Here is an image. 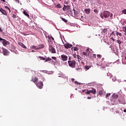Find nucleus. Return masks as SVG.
I'll return each mask as SVG.
<instances>
[{"label": "nucleus", "mask_w": 126, "mask_h": 126, "mask_svg": "<svg viewBox=\"0 0 126 126\" xmlns=\"http://www.w3.org/2000/svg\"><path fill=\"white\" fill-rule=\"evenodd\" d=\"M62 9L63 11H65L67 13V14L72 15V11L71 10V8H70V6H66L65 5H63V7Z\"/></svg>", "instance_id": "1"}, {"label": "nucleus", "mask_w": 126, "mask_h": 126, "mask_svg": "<svg viewBox=\"0 0 126 126\" xmlns=\"http://www.w3.org/2000/svg\"><path fill=\"white\" fill-rule=\"evenodd\" d=\"M109 15H110V12L105 11L100 15V17L102 18V19H104V18H108V17H109Z\"/></svg>", "instance_id": "2"}, {"label": "nucleus", "mask_w": 126, "mask_h": 126, "mask_svg": "<svg viewBox=\"0 0 126 126\" xmlns=\"http://www.w3.org/2000/svg\"><path fill=\"white\" fill-rule=\"evenodd\" d=\"M68 63L70 67H71L72 68H74L76 64V62H75V61L74 60H72V61L70 60L68 61Z\"/></svg>", "instance_id": "3"}, {"label": "nucleus", "mask_w": 126, "mask_h": 126, "mask_svg": "<svg viewBox=\"0 0 126 126\" xmlns=\"http://www.w3.org/2000/svg\"><path fill=\"white\" fill-rule=\"evenodd\" d=\"M0 41H1V43L3 45V46H5V47H6L8 45L10 44V42L6 39L1 38V37H0Z\"/></svg>", "instance_id": "4"}, {"label": "nucleus", "mask_w": 126, "mask_h": 126, "mask_svg": "<svg viewBox=\"0 0 126 126\" xmlns=\"http://www.w3.org/2000/svg\"><path fill=\"white\" fill-rule=\"evenodd\" d=\"M90 93H92V94H96V89L93 88L92 90L88 91L87 90V92H86V94H90Z\"/></svg>", "instance_id": "5"}, {"label": "nucleus", "mask_w": 126, "mask_h": 126, "mask_svg": "<svg viewBox=\"0 0 126 126\" xmlns=\"http://www.w3.org/2000/svg\"><path fill=\"white\" fill-rule=\"evenodd\" d=\"M35 85H36L37 87H38V88H39V89H42V88H43V86H44L43 82L41 81L36 83Z\"/></svg>", "instance_id": "6"}, {"label": "nucleus", "mask_w": 126, "mask_h": 126, "mask_svg": "<svg viewBox=\"0 0 126 126\" xmlns=\"http://www.w3.org/2000/svg\"><path fill=\"white\" fill-rule=\"evenodd\" d=\"M3 51V54L4 56H8L9 55V52L6 49L2 48Z\"/></svg>", "instance_id": "7"}, {"label": "nucleus", "mask_w": 126, "mask_h": 126, "mask_svg": "<svg viewBox=\"0 0 126 126\" xmlns=\"http://www.w3.org/2000/svg\"><path fill=\"white\" fill-rule=\"evenodd\" d=\"M61 59L63 61V62H65L67 61L68 57L66 55L63 54L61 55Z\"/></svg>", "instance_id": "8"}, {"label": "nucleus", "mask_w": 126, "mask_h": 126, "mask_svg": "<svg viewBox=\"0 0 126 126\" xmlns=\"http://www.w3.org/2000/svg\"><path fill=\"white\" fill-rule=\"evenodd\" d=\"M49 51L52 54H56V49L53 46H49Z\"/></svg>", "instance_id": "9"}, {"label": "nucleus", "mask_w": 126, "mask_h": 126, "mask_svg": "<svg viewBox=\"0 0 126 126\" xmlns=\"http://www.w3.org/2000/svg\"><path fill=\"white\" fill-rule=\"evenodd\" d=\"M63 46L65 49H68V48H71V47H72V45L68 43L64 44Z\"/></svg>", "instance_id": "10"}, {"label": "nucleus", "mask_w": 126, "mask_h": 126, "mask_svg": "<svg viewBox=\"0 0 126 126\" xmlns=\"http://www.w3.org/2000/svg\"><path fill=\"white\" fill-rule=\"evenodd\" d=\"M113 52L114 53V54H115V55L116 56H118L119 55V49H118V48H115L114 50H113Z\"/></svg>", "instance_id": "11"}, {"label": "nucleus", "mask_w": 126, "mask_h": 126, "mask_svg": "<svg viewBox=\"0 0 126 126\" xmlns=\"http://www.w3.org/2000/svg\"><path fill=\"white\" fill-rule=\"evenodd\" d=\"M23 13L24 14V15L27 17L28 18H30V16L28 13H27V11H26V10H24L23 12Z\"/></svg>", "instance_id": "12"}, {"label": "nucleus", "mask_w": 126, "mask_h": 126, "mask_svg": "<svg viewBox=\"0 0 126 126\" xmlns=\"http://www.w3.org/2000/svg\"><path fill=\"white\" fill-rule=\"evenodd\" d=\"M38 47L36 50H40V49H43L45 47V45L44 44H39L38 45Z\"/></svg>", "instance_id": "13"}, {"label": "nucleus", "mask_w": 126, "mask_h": 126, "mask_svg": "<svg viewBox=\"0 0 126 126\" xmlns=\"http://www.w3.org/2000/svg\"><path fill=\"white\" fill-rule=\"evenodd\" d=\"M58 77H62L63 78H65V75L63 73H60L58 74Z\"/></svg>", "instance_id": "14"}, {"label": "nucleus", "mask_w": 126, "mask_h": 126, "mask_svg": "<svg viewBox=\"0 0 126 126\" xmlns=\"http://www.w3.org/2000/svg\"><path fill=\"white\" fill-rule=\"evenodd\" d=\"M87 53L88 54V56H90V54L92 53V50L89 49V48H88L86 50Z\"/></svg>", "instance_id": "15"}, {"label": "nucleus", "mask_w": 126, "mask_h": 126, "mask_svg": "<svg viewBox=\"0 0 126 126\" xmlns=\"http://www.w3.org/2000/svg\"><path fill=\"white\" fill-rule=\"evenodd\" d=\"M0 12H1V13H2V14H3L4 15H6L7 13H6V11H5V10H3V9L2 8H0Z\"/></svg>", "instance_id": "16"}, {"label": "nucleus", "mask_w": 126, "mask_h": 126, "mask_svg": "<svg viewBox=\"0 0 126 126\" xmlns=\"http://www.w3.org/2000/svg\"><path fill=\"white\" fill-rule=\"evenodd\" d=\"M119 102L120 104H123V105H126V101L125 100H121L119 99Z\"/></svg>", "instance_id": "17"}, {"label": "nucleus", "mask_w": 126, "mask_h": 126, "mask_svg": "<svg viewBox=\"0 0 126 126\" xmlns=\"http://www.w3.org/2000/svg\"><path fill=\"white\" fill-rule=\"evenodd\" d=\"M116 35L119 38V37H122L123 36V34H122V33H121V32H116Z\"/></svg>", "instance_id": "18"}, {"label": "nucleus", "mask_w": 126, "mask_h": 126, "mask_svg": "<svg viewBox=\"0 0 126 126\" xmlns=\"http://www.w3.org/2000/svg\"><path fill=\"white\" fill-rule=\"evenodd\" d=\"M32 81H33V82L36 84V83L37 82V81H38V78L35 77L33 80H32Z\"/></svg>", "instance_id": "19"}, {"label": "nucleus", "mask_w": 126, "mask_h": 126, "mask_svg": "<svg viewBox=\"0 0 126 126\" xmlns=\"http://www.w3.org/2000/svg\"><path fill=\"white\" fill-rule=\"evenodd\" d=\"M117 32H116L115 31H113L111 32V37H116V33Z\"/></svg>", "instance_id": "20"}, {"label": "nucleus", "mask_w": 126, "mask_h": 126, "mask_svg": "<svg viewBox=\"0 0 126 126\" xmlns=\"http://www.w3.org/2000/svg\"><path fill=\"white\" fill-rule=\"evenodd\" d=\"M85 11L87 14H89V13H90V9H85Z\"/></svg>", "instance_id": "21"}, {"label": "nucleus", "mask_w": 126, "mask_h": 126, "mask_svg": "<svg viewBox=\"0 0 126 126\" xmlns=\"http://www.w3.org/2000/svg\"><path fill=\"white\" fill-rule=\"evenodd\" d=\"M117 42L118 43V44H119V46H121V44H122V43H123V41L118 39L117 40Z\"/></svg>", "instance_id": "22"}, {"label": "nucleus", "mask_w": 126, "mask_h": 126, "mask_svg": "<svg viewBox=\"0 0 126 126\" xmlns=\"http://www.w3.org/2000/svg\"><path fill=\"white\" fill-rule=\"evenodd\" d=\"M50 61H52V59L50 58V57H48L46 59H45V63H46V62H49Z\"/></svg>", "instance_id": "23"}, {"label": "nucleus", "mask_w": 126, "mask_h": 126, "mask_svg": "<svg viewBox=\"0 0 126 126\" xmlns=\"http://www.w3.org/2000/svg\"><path fill=\"white\" fill-rule=\"evenodd\" d=\"M104 93V92L103 91H99L98 92V94H99V95H103Z\"/></svg>", "instance_id": "24"}, {"label": "nucleus", "mask_w": 126, "mask_h": 126, "mask_svg": "<svg viewBox=\"0 0 126 126\" xmlns=\"http://www.w3.org/2000/svg\"><path fill=\"white\" fill-rule=\"evenodd\" d=\"M91 67V66H85V68L86 69V70H88V69H89V68H90Z\"/></svg>", "instance_id": "25"}, {"label": "nucleus", "mask_w": 126, "mask_h": 126, "mask_svg": "<svg viewBox=\"0 0 126 126\" xmlns=\"http://www.w3.org/2000/svg\"><path fill=\"white\" fill-rule=\"evenodd\" d=\"M123 30L124 32H125V35H126V26L123 27Z\"/></svg>", "instance_id": "26"}, {"label": "nucleus", "mask_w": 126, "mask_h": 126, "mask_svg": "<svg viewBox=\"0 0 126 126\" xmlns=\"http://www.w3.org/2000/svg\"><path fill=\"white\" fill-rule=\"evenodd\" d=\"M83 55L84 56H85V57H88V54L87 53V52H83Z\"/></svg>", "instance_id": "27"}, {"label": "nucleus", "mask_w": 126, "mask_h": 126, "mask_svg": "<svg viewBox=\"0 0 126 126\" xmlns=\"http://www.w3.org/2000/svg\"><path fill=\"white\" fill-rule=\"evenodd\" d=\"M56 7L57 8H61L62 7V5H61V4H58L56 6Z\"/></svg>", "instance_id": "28"}, {"label": "nucleus", "mask_w": 126, "mask_h": 126, "mask_svg": "<svg viewBox=\"0 0 126 126\" xmlns=\"http://www.w3.org/2000/svg\"><path fill=\"white\" fill-rule=\"evenodd\" d=\"M112 97L113 98H118L119 97V96L118 95V94H113L112 95Z\"/></svg>", "instance_id": "29"}, {"label": "nucleus", "mask_w": 126, "mask_h": 126, "mask_svg": "<svg viewBox=\"0 0 126 126\" xmlns=\"http://www.w3.org/2000/svg\"><path fill=\"white\" fill-rule=\"evenodd\" d=\"M39 58L41 59V60H42V61H46V58H45L43 57L39 56Z\"/></svg>", "instance_id": "30"}, {"label": "nucleus", "mask_w": 126, "mask_h": 126, "mask_svg": "<svg viewBox=\"0 0 126 126\" xmlns=\"http://www.w3.org/2000/svg\"><path fill=\"white\" fill-rule=\"evenodd\" d=\"M97 59H101L102 58V55H100V54H98L97 55Z\"/></svg>", "instance_id": "31"}, {"label": "nucleus", "mask_w": 126, "mask_h": 126, "mask_svg": "<svg viewBox=\"0 0 126 126\" xmlns=\"http://www.w3.org/2000/svg\"><path fill=\"white\" fill-rule=\"evenodd\" d=\"M61 19H62L63 21H64V22H65V23H66V22H67V20L63 18H62Z\"/></svg>", "instance_id": "32"}, {"label": "nucleus", "mask_w": 126, "mask_h": 126, "mask_svg": "<svg viewBox=\"0 0 126 126\" xmlns=\"http://www.w3.org/2000/svg\"><path fill=\"white\" fill-rule=\"evenodd\" d=\"M45 37H46V38H48V39L49 40H51V37H50V36H49V34H45Z\"/></svg>", "instance_id": "33"}, {"label": "nucleus", "mask_w": 126, "mask_h": 126, "mask_svg": "<svg viewBox=\"0 0 126 126\" xmlns=\"http://www.w3.org/2000/svg\"><path fill=\"white\" fill-rule=\"evenodd\" d=\"M72 49H73L74 51H78V48L75 47H72Z\"/></svg>", "instance_id": "34"}, {"label": "nucleus", "mask_w": 126, "mask_h": 126, "mask_svg": "<svg viewBox=\"0 0 126 126\" xmlns=\"http://www.w3.org/2000/svg\"><path fill=\"white\" fill-rule=\"evenodd\" d=\"M110 95H111V94L110 93L107 94L106 96H105V97L106 98H108V97H110Z\"/></svg>", "instance_id": "35"}, {"label": "nucleus", "mask_w": 126, "mask_h": 126, "mask_svg": "<svg viewBox=\"0 0 126 126\" xmlns=\"http://www.w3.org/2000/svg\"><path fill=\"white\" fill-rule=\"evenodd\" d=\"M122 13H123L124 14H126V9L122 10Z\"/></svg>", "instance_id": "36"}, {"label": "nucleus", "mask_w": 126, "mask_h": 126, "mask_svg": "<svg viewBox=\"0 0 126 126\" xmlns=\"http://www.w3.org/2000/svg\"><path fill=\"white\" fill-rule=\"evenodd\" d=\"M94 11L95 13H96V14L98 13V12H99V11H98V10L97 9H94Z\"/></svg>", "instance_id": "37"}, {"label": "nucleus", "mask_w": 126, "mask_h": 126, "mask_svg": "<svg viewBox=\"0 0 126 126\" xmlns=\"http://www.w3.org/2000/svg\"><path fill=\"white\" fill-rule=\"evenodd\" d=\"M109 16L110 18L112 19L113 18V14L110 13Z\"/></svg>", "instance_id": "38"}, {"label": "nucleus", "mask_w": 126, "mask_h": 126, "mask_svg": "<svg viewBox=\"0 0 126 126\" xmlns=\"http://www.w3.org/2000/svg\"><path fill=\"white\" fill-rule=\"evenodd\" d=\"M115 37H114V36H111V39L112 40L113 42H115Z\"/></svg>", "instance_id": "39"}, {"label": "nucleus", "mask_w": 126, "mask_h": 126, "mask_svg": "<svg viewBox=\"0 0 126 126\" xmlns=\"http://www.w3.org/2000/svg\"><path fill=\"white\" fill-rule=\"evenodd\" d=\"M50 61H51V63H53L54 65H55L56 64V62H54V60L51 59V60H50Z\"/></svg>", "instance_id": "40"}, {"label": "nucleus", "mask_w": 126, "mask_h": 126, "mask_svg": "<svg viewBox=\"0 0 126 126\" xmlns=\"http://www.w3.org/2000/svg\"><path fill=\"white\" fill-rule=\"evenodd\" d=\"M107 31H108L107 29H103V30H102V32H104V33H106V32H107Z\"/></svg>", "instance_id": "41"}, {"label": "nucleus", "mask_w": 126, "mask_h": 126, "mask_svg": "<svg viewBox=\"0 0 126 126\" xmlns=\"http://www.w3.org/2000/svg\"><path fill=\"white\" fill-rule=\"evenodd\" d=\"M5 8H6V9H8L9 12H10V9H9V8L7 6H5Z\"/></svg>", "instance_id": "42"}, {"label": "nucleus", "mask_w": 126, "mask_h": 126, "mask_svg": "<svg viewBox=\"0 0 126 126\" xmlns=\"http://www.w3.org/2000/svg\"><path fill=\"white\" fill-rule=\"evenodd\" d=\"M73 11H74V15H76L77 14V11L74 10V9H73Z\"/></svg>", "instance_id": "43"}, {"label": "nucleus", "mask_w": 126, "mask_h": 126, "mask_svg": "<svg viewBox=\"0 0 126 126\" xmlns=\"http://www.w3.org/2000/svg\"><path fill=\"white\" fill-rule=\"evenodd\" d=\"M52 59H53V60H54V61H56L57 57H52Z\"/></svg>", "instance_id": "44"}, {"label": "nucleus", "mask_w": 126, "mask_h": 126, "mask_svg": "<svg viewBox=\"0 0 126 126\" xmlns=\"http://www.w3.org/2000/svg\"><path fill=\"white\" fill-rule=\"evenodd\" d=\"M12 17H13V18H16V15L13 14V15L12 16Z\"/></svg>", "instance_id": "45"}, {"label": "nucleus", "mask_w": 126, "mask_h": 126, "mask_svg": "<svg viewBox=\"0 0 126 126\" xmlns=\"http://www.w3.org/2000/svg\"><path fill=\"white\" fill-rule=\"evenodd\" d=\"M22 47L23 48H24V49H27V47H26V46H25L24 44H22Z\"/></svg>", "instance_id": "46"}, {"label": "nucleus", "mask_w": 126, "mask_h": 126, "mask_svg": "<svg viewBox=\"0 0 126 126\" xmlns=\"http://www.w3.org/2000/svg\"><path fill=\"white\" fill-rule=\"evenodd\" d=\"M64 3L65 4H68L69 2H68V1H64Z\"/></svg>", "instance_id": "47"}, {"label": "nucleus", "mask_w": 126, "mask_h": 126, "mask_svg": "<svg viewBox=\"0 0 126 126\" xmlns=\"http://www.w3.org/2000/svg\"><path fill=\"white\" fill-rule=\"evenodd\" d=\"M73 56L74 57V58H75V59H76V58L77 57V55L75 54H73Z\"/></svg>", "instance_id": "48"}, {"label": "nucleus", "mask_w": 126, "mask_h": 126, "mask_svg": "<svg viewBox=\"0 0 126 126\" xmlns=\"http://www.w3.org/2000/svg\"><path fill=\"white\" fill-rule=\"evenodd\" d=\"M107 76H112V74H111V73H107Z\"/></svg>", "instance_id": "49"}, {"label": "nucleus", "mask_w": 126, "mask_h": 126, "mask_svg": "<svg viewBox=\"0 0 126 126\" xmlns=\"http://www.w3.org/2000/svg\"><path fill=\"white\" fill-rule=\"evenodd\" d=\"M32 49H35V50H36V49H37V48H36V46H35L34 45L32 46Z\"/></svg>", "instance_id": "50"}, {"label": "nucleus", "mask_w": 126, "mask_h": 126, "mask_svg": "<svg viewBox=\"0 0 126 126\" xmlns=\"http://www.w3.org/2000/svg\"><path fill=\"white\" fill-rule=\"evenodd\" d=\"M50 40H51V39H52V40L53 41H54V37H53V36H50Z\"/></svg>", "instance_id": "51"}, {"label": "nucleus", "mask_w": 126, "mask_h": 126, "mask_svg": "<svg viewBox=\"0 0 126 126\" xmlns=\"http://www.w3.org/2000/svg\"><path fill=\"white\" fill-rule=\"evenodd\" d=\"M93 58H94V59H96V54L93 55Z\"/></svg>", "instance_id": "52"}, {"label": "nucleus", "mask_w": 126, "mask_h": 126, "mask_svg": "<svg viewBox=\"0 0 126 126\" xmlns=\"http://www.w3.org/2000/svg\"><path fill=\"white\" fill-rule=\"evenodd\" d=\"M82 92H83V93L85 92V93H86V92H86V90H83Z\"/></svg>", "instance_id": "53"}, {"label": "nucleus", "mask_w": 126, "mask_h": 126, "mask_svg": "<svg viewBox=\"0 0 126 126\" xmlns=\"http://www.w3.org/2000/svg\"><path fill=\"white\" fill-rule=\"evenodd\" d=\"M74 80H75L74 78H72V79H71V81H72V82H74Z\"/></svg>", "instance_id": "54"}, {"label": "nucleus", "mask_w": 126, "mask_h": 126, "mask_svg": "<svg viewBox=\"0 0 126 126\" xmlns=\"http://www.w3.org/2000/svg\"><path fill=\"white\" fill-rule=\"evenodd\" d=\"M74 83H75V84H78V82L75 81L74 82Z\"/></svg>", "instance_id": "55"}, {"label": "nucleus", "mask_w": 126, "mask_h": 126, "mask_svg": "<svg viewBox=\"0 0 126 126\" xmlns=\"http://www.w3.org/2000/svg\"><path fill=\"white\" fill-rule=\"evenodd\" d=\"M119 49H120V50H123V48L122 47H121V45L119 46Z\"/></svg>", "instance_id": "56"}, {"label": "nucleus", "mask_w": 126, "mask_h": 126, "mask_svg": "<svg viewBox=\"0 0 126 126\" xmlns=\"http://www.w3.org/2000/svg\"><path fill=\"white\" fill-rule=\"evenodd\" d=\"M77 58L78 60L79 59V58H80V56L79 55H77Z\"/></svg>", "instance_id": "57"}, {"label": "nucleus", "mask_w": 126, "mask_h": 126, "mask_svg": "<svg viewBox=\"0 0 126 126\" xmlns=\"http://www.w3.org/2000/svg\"><path fill=\"white\" fill-rule=\"evenodd\" d=\"M0 32H2V30L1 29V28L0 27Z\"/></svg>", "instance_id": "58"}, {"label": "nucleus", "mask_w": 126, "mask_h": 126, "mask_svg": "<svg viewBox=\"0 0 126 126\" xmlns=\"http://www.w3.org/2000/svg\"><path fill=\"white\" fill-rule=\"evenodd\" d=\"M87 99H91V97L88 96V97H87Z\"/></svg>", "instance_id": "59"}, {"label": "nucleus", "mask_w": 126, "mask_h": 126, "mask_svg": "<svg viewBox=\"0 0 126 126\" xmlns=\"http://www.w3.org/2000/svg\"><path fill=\"white\" fill-rule=\"evenodd\" d=\"M112 80H113V81H116V78H115L113 79Z\"/></svg>", "instance_id": "60"}, {"label": "nucleus", "mask_w": 126, "mask_h": 126, "mask_svg": "<svg viewBox=\"0 0 126 126\" xmlns=\"http://www.w3.org/2000/svg\"><path fill=\"white\" fill-rule=\"evenodd\" d=\"M104 60H105V59L102 58V59H101V61H102V62H103V61H104Z\"/></svg>", "instance_id": "61"}, {"label": "nucleus", "mask_w": 126, "mask_h": 126, "mask_svg": "<svg viewBox=\"0 0 126 126\" xmlns=\"http://www.w3.org/2000/svg\"><path fill=\"white\" fill-rule=\"evenodd\" d=\"M20 45L21 46V47H22V45H24V44H23V43H21Z\"/></svg>", "instance_id": "62"}, {"label": "nucleus", "mask_w": 126, "mask_h": 126, "mask_svg": "<svg viewBox=\"0 0 126 126\" xmlns=\"http://www.w3.org/2000/svg\"><path fill=\"white\" fill-rule=\"evenodd\" d=\"M124 113H126V109H124Z\"/></svg>", "instance_id": "63"}, {"label": "nucleus", "mask_w": 126, "mask_h": 126, "mask_svg": "<svg viewBox=\"0 0 126 126\" xmlns=\"http://www.w3.org/2000/svg\"><path fill=\"white\" fill-rule=\"evenodd\" d=\"M68 60H69V61H70V60H71V58H70V57H69Z\"/></svg>", "instance_id": "64"}]
</instances>
